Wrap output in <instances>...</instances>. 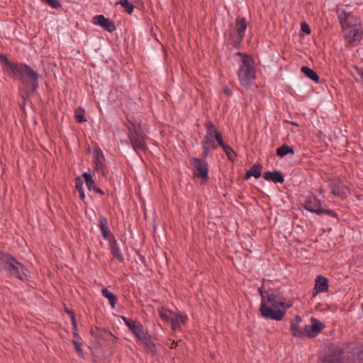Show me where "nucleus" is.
Listing matches in <instances>:
<instances>
[{"instance_id":"6","label":"nucleus","mask_w":363,"mask_h":363,"mask_svg":"<svg viewBox=\"0 0 363 363\" xmlns=\"http://www.w3.org/2000/svg\"><path fill=\"white\" fill-rule=\"evenodd\" d=\"M247 28L245 18L238 17L235 26H232L225 33V40L235 46L239 45L243 40Z\"/></svg>"},{"instance_id":"40","label":"nucleus","mask_w":363,"mask_h":363,"mask_svg":"<svg viewBox=\"0 0 363 363\" xmlns=\"http://www.w3.org/2000/svg\"><path fill=\"white\" fill-rule=\"evenodd\" d=\"M74 349L77 351V352L79 354H82V347H81V343L79 342H74Z\"/></svg>"},{"instance_id":"17","label":"nucleus","mask_w":363,"mask_h":363,"mask_svg":"<svg viewBox=\"0 0 363 363\" xmlns=\"http://www.w3.org/2000/svg\"><path fill=\"white\" fill-rule=\"evenodd\" d=\"M11 275L17 277L21 280H26L28 277V270L21 263L18 262L15 268L10 272Z\"/></svg>"},{"instance_id":"38","label":"nucleus","mask_w":363,"mask_h":363,"mask_svg":"<svg viewBox=\"0 0 363 363\" xmlns=\"http://www.w3.org/2000/svg\"><path fill=\"white\" fill-rule=\"evenodd\" d=\"M83 184H84V182H83L82 179L77 177L75 179V187H76V189L77 190V191H83Z\"/></svg>"},{"instance_id":"15","label":"nucleus","mask_w":363,"mask_h":363,"mask_svg":"<svg viewBox=\"0 0 363 363\" xmlns=\"http://www.w3.org/2000/svg\"><path fill=\"white\" fill-rule=\"evenodd\" d=\"M93 23L96 25L101 26L103 28L108 32H111L115 30L113 23L108 18H105L102 15H99L94 17Z\"/></svg>"},{"instance_id":"13","label":"nucleus","mask_w":363,"mask_h":363,"mask_svg":"<svg viewBox=\"0 0 363 363\" xmlns=\"http://www.w3.org/2000/svg\"><path fill=\"white\" fill-rule=\"evenodd\" d=\"M320 204V201L318 199L311 196L307 199L304 204V208L318 215H320L323 213Z\"/></svg>"},{"instance_id":"20","label":"nucleus","mask_w":363,"mask_h":363,"mask_svg":"<svg viewBox=\"0 0 363 363\" xmlns=\"http://www.w3.org/2000/svg\"><path fill=\"white\" fill-rule=\"evenodd\" d=\"M109 246L111 252L114 258L117 259L120 262L123 261V256L121 252L119 245L115 238L109 240Z\"/></svg>"},{"instance_id":"41","label":"nucleus","mask_w":363,"mask_h":363,"mask_svg":"<svg viewBox=\"0 0 363 363\" xmlns=\"http://www.w3.org/2000/svg\"><path fill=\"white\" fill-rule=\"evenodd\" d=\"M323 213H326V214H328V215H330V216H334V217L336 216V215H335V212H333V211H331V210H323Z\"/></svg>"},{"instance_id":"9","label":"nucleus","mask_w":363,"mask_h":363,"mask_svg":"<svg viewBox=\"0 0 363 363\" xmlns=\"http://www.w3.org/2000/svg\"><path fill=\"white\" fill-rule=\"evenodd\" d=\"M191 164L194 168V176L201 179V183L205 184L208 180V164L206 161L194 157L191 160Z\"/></svg>"},{"instance_id":"29","label":"nucleus","mask_w":363,"mask_h":363,"mask_svg":"<svg viewBox=\"0 0 363 363\" xmlns=\"http://www.w3.org/2000/svg\"><path fill=\"white\" fill-rule=\"evenodd\" d=\"M104 157L101 152H96L94 156V163L97 170H102L104 167Z\"/></svg>"},{"instance_id":"26","label":"nucleus","mask_w":363,"mask_h":363,"mask_svg":"<svg viewBox=\"0 0 363 363\" xmlns=\"http://www.w3.org/2000/svg\"><path fill=\"white\" fill-rule=\"evenodd\" d=\"M158 313L160 314V317L165 321L170 322L172 319V315L174 314V312L166 309L164 308H158Z\"/></svg>"},{"instance_id":"33","label":"nucleus","mask_w":363,"mask_h":363,"mask_svg":"<svg viewBox=\"0 0 363 363\" xmlns=\"http://www.w3.org/2000/svg\"><path fill=\"white\" fill-rule=\"evenodd\" d=\"M118 3L124 8V9L128 13H131L133 12V5L131 3H130L128 0H121Z\"/></svg>"},{"instance_id":"11","label":"nucleus","mask_w":363,"mask_h":363,"mask_svg":"<svg viewBox=\"0 0 363 363\" xmlns=\"http://www.w3.org/2000/svg\"><path fill=\"white\" fill-rule=\"evenodd\" d=\"M311 324L305 325V337H314L324 328L323 323L315 318H311Z\"/></svg>"},{"instance_id":"44","label":"nucleus","mask_w":363,"mask_h":363,"mask_svg":"<svg viewBox=\"0 0 363 363\" xmlns=\"http://www.w3.org/2000/svg\"><path fill=\"white\" fill-rule=\"evenodd\" d=\"M225 92L228 94V95H230V90L229 89H225Z\"/></svg>"},{"instance_id":"12","label":"nucleus","mask_w":363,"mask_h":363,"mask_svg":"<svg viewBox=\"0 0 363 363\" xmlns=\"http://www.w3.org/2000/svg\"><path fill=\"white\" fill-rule=\"evenodd\" d=\"M18 262V261L14 257L7 254L0 253V268L6 273L10 274Z\"/></svg>"},{"instance_id":"30","label":"nucleus","mask_w":363,"mask_h":363,"mask_svg":"<svg viewBox=\"0 0 363 363\" xmlns=\"http://www.w3.org/2000/svg\"><path fill=\"white\" fill-rule=\"evenodd\" d=\"M289 153L294 154V151L292 147H289L287 145H283L277 150V154L281 157H283Z\"/></svg>"},{"instance_id":"42","label":"nucleus","mask_w":363,"mask_h":363,"mask_svg":"<svg viewBox=\"0 0 363 363\" xmlns=\"http://www.w3.org/2000/svg\"><path fill=\"white\" fill-rule=\"evenodd\" d=\"M79 192V198L81 200H84V198H85V194H84V190L82 191H78Z\"/></svg>"},{"instance_id":"22","label":"nucleus","mask_w":363,"mask_h":363,"mask_svg":"<svg viewBox=\"0 0 363 363\" xmlns=\"http://www.w3.org/2000/svg\"><path fill=\"white\" fill-rule=\"evenodd\" d=\"M82 177L84 179L86 186L89 189V190H93L95 192L99 193L101 194H104V192L96 186L95 182L92 178V176L90 174H89L88 172H84L82 174Z\"/></svg>"},{"instance_id":"23","label":"nucleus","mask_w":363,"mask_h":363,"mask_svg":"<svg viewBox=\"0 0 363 363\" xmlns=\"http://www.w3.org/2000/svg\"><path fill=\"white\" fill-rule=\"evenodd\" d=\"M138 338L139 341L141 340H145L146 335L148 334L143 328L142 324L139 322L130 330Z\"/></svg>"},{"instance_id":"37","label":"nucleus","mask_w":363,"mask_h":363,"mask_svg":"<svg viewBox=\"0 0 363 363\" xmlns=\"http://www.w3.org/2000/svg\"><path fill=\"white\" fill-rule=\"evenodd\" d=\"M123 320H124L125 325L128 326L130 330L136 325L138 322L133 320L132 319L123 317Z\"/></svg>"},{"instance_id":"14","label":"nucleus","mask_w":363,"mask_h":363,"mask_svg":"<svg viewBox=\"0 0 363 363\" xmlns=\"http://www.w3.org/2000/svg\"><path fill=\"white\" fill-rule=\"evenodd\" d=\"M301 322V318L299 315H296L294 320L290 323V331L292 335L295 337L303 338L305 337V326L302 328L300 326Z\"/></svg>"},{"instance_id":"5","label":"nucleus","mask_w":363,"mask_h":363,"mask_svg":"<svg viewBox=\"0 0 363 363\" xmlns=\"http://www.w3.org/2000/svg\"><path fill=\"white\" fill-rule=\"evenodd\" d=\"M206 134L201 141L203 148V157L208 156L211 152L221 145L223 143L221 133L214 126L211 122L206 123Z\"/></svg>"},{"instance_id":"18","label":"nucleus","mask_w":363,"mask_h":363,"mask_svg":"<svg viewBox=\"0 0 363 363\" xmlns=\"http://www.w3.org/2000/svg\"><path fill=\"white\" fill-rule=\"evenodd\" d=\"M188 318L186 315L178 314L174 313L172 319L170 323L174 330H178L181 328L182 325L184 324Z\"/></svg>"},{"instance_id":"31","label":"nucleus","mask_w":363,"mask_h":363,"mask_svg":"<svg viewBox=\"0 0 363 363\" xmlns=\"http://www.w3.org/2000/svg\"><path fill=\"white\" fill-rule=\"evenodd\" d=\"M140 342L145 346V347L148 350V352H154L155 345L152 342V340L150 339V336L148 334L146 335L145 340H141Z\"/></svg>"},{"instance_id":"21","label":"nucleus","mask_w":363,"mask_h":363,"mask_svg":"<svg viewBox=\"0 0 363 363\" xmlns=\"http://www.w3.org/2000/svg\"><path fill=\"white\" fill-rule=\"evenodd\" d=\"M263 177L267 181H272L275 183L282 184L284 181V177L279 172H266L263 174Z\"/></svg>"},{"instance_id":"7","label":"nucleus","mask_w":363,"mask_h":363,"mask_svg":"<svg viewBox=\"0 0 363 363\" xmlns=\"http://www.w3.org/2000/svg\"><path fill=\"white\" fill-rule=\"evenodd\" d=\"M128 138L133 150L138 152L147 150L146 135L143 133L140 125L131 123L128 126Z\"/></svg>"},{"instance_id":"4","label":"nucleus","mask_w":363,"mask_h":363,"mask_svg":"<svg viewBox=\"0 0 363 363\" xmlns=\"http://www.w3.org/2000/svg\"><path fill=\"white\" fill-rule=\"evenodd\" d=\"M239 68L238 71V77L240 83L243 86H250L256 78V69L255 67L254 60L250 55L237 52Z\"/></svg>"},{"instance_id":"16","label":"nucleus","mask_w":363,"mask_h":363,"mask_svg":"<svg viewBox=\"0 0 363 363\" xmlns=\"http://www.w3.org/2000/svg\"><path fill=\"white\" fill-rule=\"evenodd\" d=\"M328 282L326 278L321 276L317 277L315 279V286L313 291V296H316L320 292H325L328 291Z\"/></svg>"},{"instance_id":"43","label":"nucleus","mask_w":363,"mask_h":363,"mask_svg":"<svg viewBox=\"0 0 363 363\" xmlns=\"http://www.w3.org/2000/svg\"><path fill=\"white\" fill-rule=\"evenodd\" d=\"M79 337L77 334H74V337L72 340L73 344H74V342H79Z\"/></svg>"},{"instance_id":"45","label":"nucleus","mask_w":363,"mask_h":363,"mask_svg":"<svg viewBox=\"0 0 363 363\" xmlns=\"http://www.w3.org/2000/svg\"><path fill=\"white\" fill-rule=\"evenodd\" d=\"M177 345V343H176L174 341H173V342L172 343V345L170 347H171V348H174Z\"/></svg>"},{"instance_id":"36","label":"nucleus","mask_w":363,"mask_h":363,"mask_svg":"<svg viewBox=\"0 0 363 363\" xmlns=\"http://www.w3.org/2000/svg\"><path fill=\"white\" fill-rule=\"evenodd\" d=\"M43 1L53 9H59L61 7V4L60 3V1L58 0H43Z\"/></svg>"},{"instance_id":"24","label":"nucleus","mask_w":363,"mask_h":363,"mask_svg":"<svg viewBox=\"0 0 363 363\" xmlns=\"http://www.w3.org/2000/svg\"><path fill=\"white\" fill-rule=\"evenodd\" d=\"M331 191L332 194L335 196L344 197L346 196L348 189L347 186L342 184H339L337 185L333 184L331 186Z\"/></svg>"},{"instance_id":"19","label":"nucleus","mask_w":363,"mask_h":363,"mask_svg":"<svg viewBox=\"0 0 363 363\" xmlns=\"http://www.w3.org/2000/svg\"><path fill=\"white\" fill-rule=\"evenodd\" d=\"M99 226L105 239L110 240L114 238L109 230L108 220L105 217H100Z\"/></svg>"},{"instance_id":"34","label":"nucleus","mask_w":363,"mask_h":363,"mask_svg":"<svg viewBox=\"0 0 363 363\" xmlns=\"http://www.w3.org/2000/svg\"><path fill=\"white\" fill-rule=\"evenodd\" d=\"M75 118L77 122L82 123L86 121V119L84 117V110L79 108L75 111Z\"/></svg>"},{"instance_id":"2","label":"nucleus","mask_w":363,"mask_h":363,"mask_svg":"<svg viewBox=\"0 0 363 363\" xmlns=\"http://www.w3.org/2000/svg\"><path fill=\"white\" fill-rule=\"evenodd\" d=\"M262 301L260 312L263 317L275 320H281L284 315L285 310L293 305V301L281 297L277 291L273 290L263 292L260 291Z\"/></svg>"},{"instance_id":"39","label":"nucleus","mask_w":363,"mask_h":363,"mask_svg":"<svg viewBox=\"0 0 363 363\" xmlns=\"http://www.w3.org/2000/svg\"><path fill=\"white\" fill-rule=\"evenodd\" d=\"M301 30L303 33H305L306 34H310L311 33L310 27H309V26L306 22L301 23Z\"/></svg>"},{"instance_id":"1","label":"nucleus","mask_w":363,"mask_h":363,"mask_svg":"<svg viewBox=\"0 0 363 363\" xmlns=\"http://www.w3.org/2000/svg\"><path fill=\"white\" fill-rule=\"evenodd\" d=\"M1 60L3 70L23 86L19 89L22 98L26 99L36 91L39 75L35 71L26 64L11 62L5 56H2Z\"/></svg>"},{"instance_id":"8","label":"nucleus","mask_w":363,"mask_h":363,"mask_svg":"<svg viewBox=\"0 0 363 363\" xmlns=\"http://www.w3.org/2000/svg\"><path fill=\"white\" fill-rule=\"evenodd\" d=\"M336 13L342 30L350 28V27L360 23L359 19L355 15H354L351 11H347L345 8H337Z\"/></svg>"},{"instance_id":"27","label":"nucleus","mask_w":363,"mask_h":363,"mask_svg":"<svg viewBox=\"0 0 363 363\" xmlns=\"http://www.w3.org/2000/svg\"><path fill=\"white\" fill-rule=\"evenodd\" d=\"M301 72L306 75L307 76L309 79H311V80L315 82H318L319 81V77L318 76V74L313 70L311 69V68L308 67H301Z\"/></svg>"},{"instance_id":"32","label":"nucleus","mask_w":363,"mask_h":363,"mask_svg":"<svg viewBox=\"0 0 363 363\" xmlns=\"http://www.w3.org/2000/svg\"><path fill=\"white\" fill-rule=\"evenodd\" d=\"M220 147L225 151L228 157L230 160H233V157L235 155V152H234L233 150L229 145H226L224 142L221 144Z\"/></svg>"},{"instance_id":"25","label":"nucleus","mask_w":363,"mask_h":363,"mask_svg":"<svg viewBox=\"0 0 363 363\" xmlns=\"http://www.w3.org/2000/svg\"><path fill=\"white\" fill-rule=\"evenodd\" d=\"M262 167L259 164H254L250 169L246 173L245 178L249 179L253 176L255 178H258L261 175Z\"/></svg>"},{"instance_id":"35","label":"nucleus","mask_w":363,"mask_h":363,"mask_svg":"<svg viewBox=\"0 0 363 363\" xmlns=\"http://www.w3.org/2000/svg\"><path fill=\"white\" fill-rule=\"evenodd\" d=\"M354 76L357 81H362L363 82V68L356 67L354 69Z\"/></svg>"},{"instance_id":"46","label":"nucleus","mask_w":363,"mask_h":363,"mask_svg":"<svg viewBox=\"0 0 363 363\" xmlns=\"http://www.w3.org/2000/svg\"><path fill=\"white\" fill-rule=\"evenodd\" d=\"M362 310H363V303H362Z\"/></svg>"},{"instance_id":"28","label":"nucleus","mask_w":363,"mask_h":363,"mask_svg":"<svg viewBox=\"0 0 363 363\" xmlns=\"http://www.w3.org/2000/svg\"><path fill=\"white\" fill-rule=\"evenodd\" d=\"M101 293L104 297L108 299L111 308H115V305L117 301L116 296L107 289H103Z\"/></svg>"},{"instance_id":"10","label":"nucleus","mask_w":363,"mask_h":363,"mask_svg":"<svg viewBox=\"0 0 363 363\" xmlns=\"http://www.w3.org/2000/svg\"><path fill=\"white\" fill-rule=\"evenodd\" d=\"M342 31L345 38H346L350 43L355 44L359 42L362 38L363 27L360 22L350 27V28L342 30Z\"/></svg>"},{"instance_id":"3","label":"nucleus","mask_w":363,"mask_h":363,"mask_svg":"<svg viewBox=\"0 0 363 363\" xmlns=\"http://www.w3.org/2000/svg\"><path fill=\"white\" fill-rule=\"evenodd\" d=\"M351 357L345 359L346 351L337 345H333L322 359V363H360L363 361V346L354 347L353 345L347 348Z\"/></svg>"}]
</instances>
